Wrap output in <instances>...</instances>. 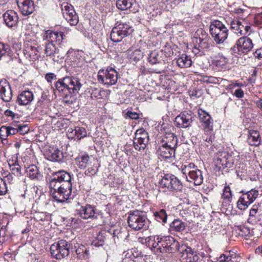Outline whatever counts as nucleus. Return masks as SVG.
Returning <instances> with one entry per match:
<instances>
[{
	"label": "nucleus",
	"mask_w": 262,
	"mask_h": 262,
	"mask_svg": "<svg viewBox=\"0 0 262 262\" xmlns=\"http://www.w3.org/2000/svg\"><path fill=\"white\" fill-rule=\"evenodd\" d=\"M198 115L202 129L209 135L213 130V121L210 115L202 109L198 110Z\"/></svg>",
	"instance_id": "2eb2a0df"
},
{
	"label": "nucleus",
	"mask_w": 262,
	"mask_h": 262,
	"mask_svg": "<svg viewBox=\"0 0 262 262\" xmlns=\"http://www.w3.org/2000/svg\"><path fill=\"white\" fill-rule=\"evenodd\" d=\"M8 191L6 181L0 177V195H5Z\"/></svg>",
	"instance_id": "603ef678"
},
{
	"label": "nucleus",
	"mask_w": 262,
	"mask_h": 262,
	"mask_svg": "<svg viewBox=\"0 0 262 262\" xmlns=\"http://www.w3.org/2000/svg\"><path fill=\"white\" fill-rule=\"evenodd\" d=\"M118 79V73L113 68L108 67L106 70H100L98 73V79L99 82L105 85L115 84Z\"/></svg>",
	"instance_id": "9b49d317"
},
{
	"label": "nucleus",
	"mask_w": 262,
	"mask_h": 262,
	"mask_svg": "<svg viewBox=\"0 0 262 262\" xmlns=\"http://www.w3.org/2000/svg\"><path fill=\"white\" fill-rule=\"evenodd\" d=\"M104 243V237L101 235H98L97 239L93 241V244L96 246H102Z\"/></svg>",
	"instance_id": "bf43d9fd"
},
{
	"label": "nucleus",
	"mask_w": 262,
	"mask_h": 262,
	"mask_svg": "<svg viewBox=\"0 0 262 262\" xmlns=\"http://www.w3.org/2000/svg\"><path fill=\"white\" fill-rule=\"evenodd\" d=\"M126 115L127 117L132 119L137 120L139 118V114L136 112H132L131 111H128Z\"/></svg>",
	"instance_id": "052dcab7"
},
{
	"label": "nucleus",
	"mask_w": 262,
	"mask_h": 262,
	"mask_svg": "<svg viewBox=\"0 0 262 262\" xmlns=\"http://www.w3.org/2000/svg\"><path fill=\"white\" fill-rule=\"evenodd\" d=\"M148 238V239L147 242L148 246L153 248L157 253H160V249L158 248H162V236L155 235L154 236H149Z\"/></svg>",
	"instance_id": "7c9ffc66"
},
{
	"label": "nucleus",
	"mask_w": 262,
	"mask_h": 262,
	"mask_svg": "<svg viewBox=\"0 0 262 262\" xmlns=\"http://www.w3.org/2000/svg\"><path fill=\"white\" fill-rule=\"evenodd\" d=\"M169 227L171 231L177 232L182 231L185 228V223L179 219L173 220L170 224Z\"/></svg>",
	"instance_id": "a19ab883"
},
{
	"label": "nucleus",
	"mask_w": 262,
	"mask_h": 262,
	"mask_svg": "<svg viewBox=\"0 0 262 262\" xmlns=\"http://www.w3.org/2000/svg\"><path fill=\"white\" fill-rule=\"evenodd\" d=\"M56 180H50L49 183V192L50 195L56 200V195L60 190V188L62 186V183H60Z\"/></svg>",
	"instance_id": "e433bc0d"
},
{
	"label": "nucleus",
	"mask_w": 262,
	"mask_h": 262,
	"mask_svg": "<svg viewBox=\"0 0 262 262\" xmlns=\"http://www.w3.org/2000/svg\"><path fill=\"white\" fill-rule=\"evenodd\" d=\"M65 39V35L62 32H54L49 30L42 35V46L45 47L44 53L46 57L55 60L56 54L59 50L56 47L54 42L60 45Z\"/></svg>",
	"instance_id": "f03ea898"
},
{
	"label": "nucleus",
	"mask_w": 262,
	"mask_h": 262,
	"mask_svg": "<svg viewBox=\"0 0 262 262\" xmlns=\"http://www.w3.org/2000/svg\"><path fill=\"white\" fill-rule=\"evenodd\" d=\"M46 80L49 83H51L53 80H56L57 76L54 73H49L45 75Z\"/></svg>",
	"instance_id": "13d9d810"
},
{
	"label": "nucleus",
	"mask_w": 262,
	"mask_h": 262,
	"mask_svg": "<svg viewBox=\"0 0 262 262\" xmlns=\"http://www.w3.org/2000/svg\"><path fill=\"white\" fill-rule=\"evenodd\" d=\"M222 198L228 202H231L232 199V193L230 187L228 185L225 186Z\"/></svg>",
	"instance_id": "3c124183"
},
{
	"label": "nucleus",
	"mask_w": 262,
	"mask_h": 262,
	"mask_svg": "<svg viewBox=\"0 0 262 262\" xmlns=\"http://www.w3.org/2000/svg\"><path fill=\"white\" fill-rule=\"evenodd\" d=\"M194 47L192 52L196 55L199 52L204 53L205 51L209 50L212 46V42L210 38L203 40L193 41Z\"/></svg>",
	"instance_id": "4be33fe9"
},
{
	"label": "nucleus",
	"mask_w": 262,
	"mask_h": 262,
	"mask_svg": "<svg viewBox=\"0 0 262 262\" xmlns=\"http://www.w3.org/2000/svg\"><path fill=\"white\" fill-rule=\"evenodd\" d=\"M61 7L62 14L66 20L71 26L76 25L79 21V18L74 7L68 3H63Z\"/></svg>",
	"instance_id": "dca6fc26"
},
{
	"label": "nucleus",
	"mask_w": 262,
	"mask_h": 262,
	"mask_svg": "<svg viewBox=\"0 0 262 262\" xmlns=\"http://www.w3.org/2000/svg\"><path fill=\"white\" fill-rule=\"evenodd\" d=\"M30 128L26 124L22 123L19 125L18 129V133L21 135H25L29 132Z\"/></svg>",
	"instance_id": "864d4df0"
},
{
	"label": "nucleus",
	"mask_w": 262,
	"mask_h": 262,
	"mask_svg": "<svg viewBox=\"0 0 262 262\" xmlns=\"http://www.w3.org/2000/svg\"><path fill=\"white\" fill-rule=\"evenodd\" d=\"M161 188L165 189L172 192H180L183 189V184L181 181L174 175L172 174H165L159 183Z\"/></svg>",
	"instance_id": "423d86ee"
},
{
	"label": "nucleus",
	"mask_w": 262,
	"mask_h": 262,
	"mask_svg": "<svg viewBox=\"0 0 262 262\" xmlns=\"http://www.w3.org/2000/svg\"><path fill=\"white\" fill-rule=\"evenodd\" d=\"M130 58L134 61H137L143 57V53L141 50L136 49L129 54Z\"/></svg>",
	"instance_id": "09e8293b"
},
{
	"label": "nucleus",
	"mask_w": 262,
	"mask_h": 262,
	"mask_svg": "<svg viewBox=\"0 0 262 262\" xmlns=\"http://www.w3.org/2000/svg\"><path fill=\"white\" fill-rule=\"evenodd\" d=\"M216 171H222L233 165V157L226 151H219L216 154L214 160Z\"/></svg>",
	"instance_id": "1a4fd4ad"
},
{
	"label": "nucleus",
	"mask_w": 262,
	"mask_h": 262,
	"mask_svg": "<svg viewBox=\"0 0 262 262\" xmlns=\"http://www.w3.org/2000/svg\"><path fill=\"white\" fill-rule=\"evenodd\" d=\"M34 96L32 92L24 91L17 96L16 102L19 105H27L32 101Z\"/></svg>",
	"instance_id": "cd10ccee"
},
{
	"label": "nucleus",
	"mask_w": 262,
	"mask_h": 262,
	"mask_svg": "<svg viewBox=\"0 0 262 262\" xmlns=\"http://www.w3.org/2000/svg\"><path fill=\"white\" fill-rule=\"evenodd\" d=\"M134 31L128 23H119L115 26L111 33V39L113 42H118L123 38L130 35Z\"/></svg>",
	"instance_id": "0eeeda50"
},
{
	"label": "nucleus",
	"mask_w": 262,
	"mask_h": 262,
	"mask_svg": "<svg viewBox=\"0 0 262 262\" xmlns=\"http://www.w3.org/2000/svg\"><path fill=\"white\" fill-rule=\"evenodd\" d=\"M67 135L69 139L80 140L86 136L87 133L84 127L77 126L69 128Z\"/></svg>",
	"instance_id": "5701e85b"
},
{
	"label": "nucleus",
	"mask_w": 262,
	"mask_h": 262,
	"mask_svg": "<svg viewBox=\"0 0 262 262\" xmlns=\"http://www.w3.org/2000/svg\"><path fill=\"white\" fill-rule=\"evenodd\" d=\"M54 178L51 180H56L60 183L63 182L71 183V174L65 170H58L53 173Z\"/></svg>",
	"instance_id": "c85d7f7f"
},
{
	"label": "nucleus",
	"mask_w": 262,
	"mask_h": 262,
	"mask_svg": "<svg viewBox=\"0 0 262 262\" xmlns=\"http://www.w3.org/2000/svg\"><path fill=\"white\" fill-rule=\"evenodd\" d=\"M203 140L205 141L204 143L207 147H208L209 145H211L212 143V137L211 136H210L209 137H203Z\"/></svg>",
	"instance_id": "0e129e2a"
},
{
	"label": "nucleus",
	"mask_w": 262,
	"mask_h": 262,
	"mask_svg": "<svg viewBox=\"0 0 262 262\" xmlns=\"http://www.w3.org/2000/svg\"><path fill=\"white\" fill-rule=\"evenodd\" d=\"M47 159L51 161L57 162L63 158L62 152L56 147L50 146L46 151Z\"/></svg>",
	"instance_id": "a878e982"
},
{
	"label": "nucleus",
	"mask_w": 262,
	"mask_h": 262,
	"mask_svg": "<svg viewBox=\"0 0 262 262\" xmlns=\"http://www.w3.org/2000/svg\"><path fill=\"white\" fill-rule=\"evenodd\" d=\"M159 144L176 149L178 144V138L173 133H166Z\"/></svg>",
	"instance_id": "bb28decb"
},
{
	"label": "nucleus",
	"mask_w": 262,
	"mask_h": 262,
	"mask_svg": "<svg viewBox=\"0 0 262 262\" xmlns=\"http://www.w3.org/2000/svg\"><path fill=\"white\" fill-rule=\"evenodd\" d=\"M81 85L79 79L73 77L60 78L54 84L56 90L64 95V102L69 104L75 101V95L78 93Z\"/></svg>",
	"instance_id": "f257e3e1"
},
{
	"label": "nucleus",
	"mask_w": 262,
	"mask_h": 262,
	"mask_svg": "<svg viewBox=\"0 0 262 262\" xmlns=\"http://www.w3.org/2000/svg\"><path fill=\"white\" fill-rule=\"evenodd\" d=\"M18 6L22 14L26 16L32 13L34 10V2L32 0L25 1Z\"/></svg>",
	"instance_id": "473e14b6"
},
{
	"label": "nucleus",
	"mask_w": 262,
	"mask_h": 262,
	"mask_svg": "<svg viewBox=\"0 0 262 262\" xmlns=\"http://www.w3.org/2000/svg\"><path fill=\"white\" fill-rule=\"evenodd\" d=\"M3 18L6 25L10 28L15 26L18 21L17 13L12 10L7 11L3 14Z\"/></svg>",
	"instance_id": "393cba45"
},
{
	"label": "nucleus",
	"mask_w": 262,
	"mask_h": 262,
	"mask_svg": "<svg viewBox=\"0 0 262 262\" xmlns=\"http://www.w3.org/2000/svg\"><path fill=\"white\" fill-rule=\"evenodd\" d=\"M261 138L259 133L255 130H250L247 140L248 143L251 146H257L260 144Z\"/></svg>",
	"instance_id": "72a5a7b5"
},
{
	"label": "nucleus",
	"mask_w": 262,
	"mask_h": 262,
	"mask_svg": "<svg viewBox=\"0 0 262 262\" xmlns=\"http://www.w3.org/2000/svg\"><path fill=\"white\" fill-rule=\"evenodd\" d=\"M8 137L7 126H2L0 128V137L2 139H5Z\"/></svg>",
	"instance_id": "4d7b16f0"
},
{
	"label": "nucleus",
	"mask_w": 262,
	"mask_h": 262,
	"mask_svg": "<svg viewBox=\"0 0 262 262\" xmlns=\"http://www.w3.org/2000/svg\"><path fill=\"white\" fill-rule=\"evenodd\" d=\"M76 211L79 216L83 220L102 218V215L97 212L95 207L89 204L80 206L79 208L77 209Z\"/></svg>",
	"instance_id": "f8f14e48"
},
{
	"label": "nucleus",
	"mask_w": 262,
	"mask_h": 262,
	"mask_svg": "<svg viewBox=\"0 0 262 262\" xmlns=\"http://www.w3.org/2000/svg\"><path fill=\"white\" fill-rule=\"evenodd\" d=\"M12 97V92L9 82L5 80L0 81V98L5 102H9Z\"/></svg>",
	"instance_id": "412c9836"
},
{
	"label": "nucleus",
	"mask_w": 262,
	"mask_h": 262,
	"mask_svg": "<svg viewBox=\"0 0 262 262\" xmlns=\"http://www.w3.org/2000/svg\"><path fill=\"white\" fill-rule=\"evenodd\" d=\"M255 23L258 25L262 24V13L257 14L255 15Z\"/></svg>",
	"instance_id": "774afa93"
},
{
	"label": "nucleus",
	"mask_w": 262,
	"mask_h": 262,
	"mask_svg": "<svg viewBox=\"0 0 262 262\" xmlns=\"http://www.w3.org/2000/svg\"><path fill=\"white\" fill-rule=\"evenodd\" d=\"M26 171L29 177L32 179H38L40 176L38 169L34 165L29 166Z\"/></svg>",
	"instance_id": "c03bdc74"
},
{
	"label": "nucleus",
	"mask_w": 262,
	"mask_h": 262,
	"mask_svg": "<svg viewBox=\"0 0 262 262\" xmlns=\"http://www.w3.org/2000/svg\"><path fill=\"white\" fill-rule=\"evenodd\" d=\"M144 134L146 135V138H148V133L143 128H140L137 129L135 133V139H138L139 137L143 138V135Z\"/></svg>",
	"instance_id": "6e6d98bb"
},
{
	"label": "nucleus",
	"mask_w": 262,
	"mask_h": 262,
	"mask_svg": "<svg viewBox=\"0 0 262 262\" xmlns=\"http://www.w3.org/2000/svg\"><path fill=\"white\" fill-rule=\"evenodd\" d=\"M127 223L132 229L138 231L146 229L148 228V221L142 212L135 210L129 212Z\"/></svg>",
	"instance_id": "20e7f679"
},
{
	"label": "nucleus",
	"mask_w": 262,
	"mask_h": 262,
	"mask_svg": "<svg viewBox=\"0 0 262 262\" xmlns=\"http://www.w3.org/2000/svg\"><path fill=\"white\" fill-rule=\"evenodd\" d=\"M248 222L252 225L258 224L262 226V210L258 205H253L250 209Z\"/></svg>",
	"instance_id": "aec40b11"
},
{
	"label": "nucleus",
	"mask_w": 262,
	"mask_h": 262,
	"mask_svg": "<svg viewBox=\"0 0 262 262\" xmlns=\"http://www.w3.org/2000/svg\"><path fill=\"white\" fill-rule=\"evenodd\" d=\"M180 253L183 262H203L191 248L186 245L181 246Z\"/></svg>",
	"instance_id": "f3484780"
},
{
	"label": "nucleus",
	"mask_w": 262,
	"mask_h": 262,
	"mask_svg": "<svg viewBox=\"0 0 262 262\" xmlns=\"http://www.w3.org/2000/svg\"><path fill=\"white\" fill-rule=\"evenodd\" d=\"M240 230L243 233L242 235L245 236H248L250 234V229L245 226L241 227Z\"/></svg>",
	"instance_id": "338daca9"
},
{
	"label": "nucleus",
	"mask_w": 262,
	"mask_h": 262,
	"mask_svg": "<svg viewBox=\"0 0 262 262\" xmlns=\"http://www.w3.org/2000/svg\"><path fill=\"white\" fill-rule=\"evenodd\" d=\"M210 33L217 44L223 43L228 36V29L221 21L213 20L210 25Z\"/></svg>",
	"instance_id": "39448f33"
},
{
	"label": "nucleus",
	"mask_w": 262,
	"mask_h": 262,
	"mask_svg": "<svg viewBox=\"0 0 262 262\" xmlns=\"http://www.w3.org/2000/svg\"><path fill=\"white\" fill-rule=\"evenodd\" d=\"M42 50L41 46H37V47L29 43L26 45V49L24 51L25 54L28 55L33 60L38 59V53Z\"/></svg>",
	"instance_id": "c756f323"
},
{
	"label": "nucleus",
	"mask_w": 262,
	"mask_h": 262,
	"mask_svg": "<svg viewBox=\"0 0 262 262\" xmlns=\"http://www.w3.org/2000/svg\"><path fill=\"white\" fill-rule=\"evenodd\" d=\"M7 130H8V135L12 136L18 133V130L16 129V128L12 127V126H7Z\"/></svg>",
	"instance_id": "e2e57ef3"
},
{
	"label": "nucleus",
	"mask_w": 262,
	"mask_h": 262,
	"mask_svg": "<svg viewBox=\"0 0 262 262\" xmlns=\"http://www.w3.org/2000/svg\"><path fill=\"white\" fill-rule=\"evenodd\" d=\"M183 177L188 182L193 183L194 185H200L203 181L202 172L192 163H186L181 166Z\"/></svg>",
	"instance_id": "7ed1b4c3"
},
{
	"label": "nucleus",
	"mask_w": 262,
	"mask_h": 262,
	"mask_svg": "<svg viewBox=\"0 0 262 262\" xmlns=\"http://www.w3.org/2000/svg\"><path fill=\"white\" fill-rule=\"evenodd\" d=\"M161 56L158 51L154 50L151 51L148 57V62L151 64H156L159 63L161 60Z\"/></svg>",
	"instance_id": "37998d69"
},
{
	"label": "nucleus",
	"mask_w": 262,
	"mask_h": 262,
	"mask_svg": "<svg viewBox=\"0 0 262 262\" xmlns=\"http://www.w3.org/2000/svg\"><path fill=\"white\" fill-rule=\"evenodd\" d=\"M154 216L157 221L162 223L163 225L167 222V214L165 210L160 209L159 211L154 212Z\"/></svg>",
	"instance_id": "79ce46f5"
},
{
	"label": "nucleus",
	"mask_w": 262,
	"mask_h": 262,
	"mask_svg": "<svg viewBox=\"0 0 262 262\" xmlns=\"http://www.w3.org/2000/svg\"><path fill=\"white\" fill-rule=\"evenodd\" d=\"M234 95L237 98H242L244 97V93L241 89H238L235 91Z\"/></svg>",
	"instance_id": "69168bd1"
},
{
	"label": "nucleus",
	"mask_w": 262,
	"mask_h": 262,
	"mask_svg": "<svg viewBox=\"0 0 262 262\" xmlns=\"http://www.w3.org/2000/svg\"><path fill=\"white\" fill-rule=\"evenodd\" d=\"M212 64L219 70H225L228 68V60L224 56H216L212 61Z\"/></svg>",
	"instance_id": "2f4dec72"
},
{
	"label": "nucleus",
	"mask_w": 262,
	"mask_h": 262,
	"mask_svg": "<svg viewBox=\"0 0 262 262\" xmlns=\"http://www.w3.org/2000/svg\"><path fill=\"white\" fill-rule=\"evenodd\" d=\"M143 138L139 137L138 139H135L134 145L135 148L139 151L144 150L148 142V138H146V134H144Z\"/></svg>",
	"instance_id": "4c0bfd02"
},
{
	"label": "nucleus",
	"mask_w": 262,
	"mask_h": 262,
	"mask_svg": "<svg viewBox=\"0 0 262 262\" xmlns=\"http://www.w3.org/2000/svg\"><path fill=\"white\" fill-rule=\"evenodd\" d=\"M76 163L80 169H84L90 164V158L89 155H85L78 157L75 159Z\"/></svg>",
	"instance_id": "c9c22d12"
},
{
	"label": "nucleus",
	"mask_w": 262,
	"mask_h": 262,
	"mask_svg": "<svg viewBox=\"0 0 262 262\" xmlns=\"http://www.w3.org/2000/svg\"><path fill=\"white\" fill-rule=\"evenodd\" d=\"M70 248V244L61 239L51 246L50 252L54 258L61 259L69 255Z\"/></svg>",
	"instance_id": "6e6552de"
},
{
	"label": "nucleus",
	"mask_w": 262,
	"mask_h": 262,
	"mask_svg": "<svg viewBox=\"0 0 262 262\" xmlns=\"http://www.w3.org/2000/svg\"><path fill=\"white\" fill-rule=\"evenodd\" d=\"M50 103H45L42 101H38L37 103V107L42 109L41 110L43 113H46L48 110Z\"/></svg>",
	"instance_id": "5fc2aeb1"
},
{
	"label": "nucleus",
	"mask_w": 262,
	"mask_h": 262,
	"mask_svg": "<svg viewBox=\"0 0 262 262\" xmlns=\"http://www.w3.org/2000/svg\"><path fill=\"white\" fill-rule=\"evenodd\" d=\"M136 0H118L116 2L117 7L121 10L131 9L135 4Z\"/></svg>",
	"instance_id": "58836bf2"
},
{
	"label": "nucleus",
	"mask_w": 262,
	"mask_h": 262,
	"mask_svg": "<svg viewBox=\"0 0 262 262\" xmlns=\"http://www.w3.org/2000/svg\"><path fill=\"white\" fill-rule=\"evenodd\" d=\"M210 38L207 32L202 28L198 29L194 34V41Z\"/></svg>",
	"instance_id": "a18cd8bd"
},
{
	"label": "nucleus",
	"mask_w": 262,
	"mask_h": 262,
	"mask_svg": "<svg viewBox=\"0 0 262 262\" xmlns=\"http://www.w3.org/2000/svg\"><path fill=\"white\" fill-rule=\"evenodd\" d=\"M97 164L94 163L92 167H89L85 171L84 174L86 176L92 177L95 176L98 171Z\"/></svg>",
	"instance_id": "49530a36"
},
{
	"label": "nucleus",
	"mask_w": 262,
	"mask_h": 262,
	"mask_svg": "<svg viewBox=\"0 0 262 262\" xmlns=\"http://www.w3.org/2000/svg\"><path fill=\"white\" fill-rule=\"evenodd\" d=\"M253 47L251 39L247 37H242L238 39L235 45L232 48L234 53L239 55L247 54Z\"/></svg>",
	"instance_id": "4468645a"
},
{
	"label": "nucleus",
	"mask_w": 262,
	"mask_h": 262,
	"mask_svg": "<svg viewBox=\"0 0 262 262\" xmlns=\"http://www.w3.org/2000/svg\"><path fill=\"white\" fill-rule=\"evenodd\" d=\"M160 249V253H174L178 251L180 252L181 246L179 242L171 236H162V248Z\"/></svg>",
	"instance_id": "ddd939ff"
},
{
	"label": "nucleus",
	"mask_w": 262,
	"mask_h": 262,
	"mask_svg": "<svg viewBox=\"0 0 262 262\" xmlns=\"http://www.w3.org/2000/svg\"><path fill=\"white\" fill-rule=\"evenodd\" d=\"M92 98L98 99L101 98L100 91L98 89H94L92 90L91 94Z\"/></svg>",
	"instance_id": "680f3d73"
},
{
	"label": "nucleus",
	"mask_w": 262,
	"mask_h": 262,
	"mask_svg": "<svg viewBox=\"0 0 262 262\" xmlns=\"http://www.w3.org/2000/svg\"><path fill=\"white\" fill-rule=\"evenodd\" d=\"M76 253L79 258L81 259H86L89 258L90 252L88 248L84 245H78L76 247Z\"/></svg>",
	"instance_id": "ea45409f"
},
{
	"label": "nucleus",
	"mask_w": 262,
	"mask_h": 262,
	"mask_svg": "<svg viewBox=\"0 0 262 262\" xmlns=\"http://www.w3.org/2000/svg\"><path fill=\"white\" fill-rule=\"evenodd\" d=\"M74 194L72 193V185L71 183L63 182L60 188V190L56 195V201L63 202L70 199H72Z\"/></svg>",
	"instance_id": "6ab92c4d"
},
{
	"label": "nucleus",
	"mask_w": 262,
	"mask_h": 262,
	"mask_svg": "<svg viewBox=\"0 0 262 262\" xmlns=\"http://www.w3.org/2000/svg\"><path fill=\"white\" fill-rule=\"evenodd\" d=\"M231 28L234 30L235 33L239 34L240 29L243 27V24L238 20H234L231 23Z\"/></svg>",
	"instance_id": "8fccbe9b"
},
{
	"label": "nucleus",
	"mask_w": 262,
	"mask_h": 262,
	"mask_svg": "<svg viewBox=\"0 0 262 262\" xmlns=\"http://www.w3.org/2000/svg\"><path fill=\"white\" fill-rule=\"evenodd\" d=\"M193 114L191 111H184L175 118L176 126L180 128H187L191 125Z\"/></svg>",
	"instance_id": "a211bd4d"
},
{
	"label": "nucleus",
	"mask_w": 262,
	"mask_h": 262,
	"mask_svg": "<svg viewBox=\"0 0 262 262\" xmlns=\"http://www.w3.org/2000/svg\"><path fill=\"white\" fill-rule=\"evenodd\" d=\"M240 193H242V195L237 202V206L241 210L247 209L259 195V191L256 189H252L249 191L243 190L240 191Z\"/></svg>",
	"instance_id": "9d476101"
},
{
	"label": "nucleus",
	"mask_w": 262,
	"mask_h": 262,
	"mask_svg": "<svg viewBox=\"0 0 262 262\" xmlns=\"http://www.w3.org/2000/svg\"><path fill=\"white\" fill-rule=\"evenodd\" d=\"M9 166L10 170L13 174L16 176H19L21 174L20 166L17 161L12 164H9Z\"/></svg>",
	"instance_id": "de8ad7c7"
},
{
	"label": "nucleus",
	"mask_w": 262,
	"mask_h": 262,
	"mask_svg": "<svg viewBox=\"0 0 262 262\" xmlns=\"http://www.w3.org/2000/svg\"><path fill=\"white\" fill-rule=\"evenodd\" d=\"M176 63L181 68H187L192 64V61L190 56L182 54L176 59Z\"/></svg>",
	"instance_id": "f704fd0d"
},
{
	"label": "nucleus",
	"mask_w": 262,
	"mask_h": 262,
	"mask_svg": "<svg viewBox=\"0 0 262 262\" xmlns=\"http://www.w3.org/2000/svg\"><path fill=\"white\" fill-rule=\"evenodd\" d=\"M176 149L159 144L157 154L164 160L171 159L174 157Z\"/></svg>",
	"instance_id": "b1692460"
}]
</instances>
